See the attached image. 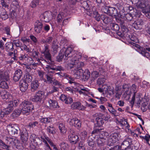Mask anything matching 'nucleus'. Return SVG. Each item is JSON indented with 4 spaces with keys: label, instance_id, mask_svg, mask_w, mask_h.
<instances>
[{
    "label": "nucleus",
    "instance_id": "52",
    "mask_svg": "<svg viewBox=\"0 0 150 150\" xmlns=\"http://www.w3.org/2000/svg\"><path fill=\"white\" fill-rule=\"evenodd\" d=\"M55 74H57L58 76H59V77L61 78L62 77H68L69 76V75L66 73L62 72L57 73H55Z\"/></svg>",
    "mask_w": 150,
    "mask_h": 150
},
{
    "label": "nucleus",
    "instance_id": "40",
    "mask_svg": "<svg viewBox=\"0 0 150 150\" xmlns=\"http://www.w3.org/2000/svg\"><path fill=\"white\" fill-rule=\"evenodd\" d=\"M124 17L125 18H124L125 20L127 21V22L131 21L133 18L132 14L130 13H128L125 14Z\"/></svg>",
    "mask_w": 150,
    "mask_h": 150
},
{
    "label": "nucleus",
    "instance_id": "21",
    "mask_svg": "<svg viewBox=\"0 0 150 150\" xmlns=\"http://www.w3.org/2000/svg\"><path fill=\"white\" fill-rule=\"evenodd\" d=\"M69 142L72 144H75L79 140V138L77 135L71 134L68 136Z\"/></svg>",
    "mask_w": 150,
    "mask_h": 150
},
{
    "label": "nucleus",
    "instance_id": "26",
    "mask_svg": "<svg viewBox=\"0 0 150 150\" xmlns=\"http://www.w3.org/2000/svg\"><path fill=\"white\" fill-rule=\"evenodd\" d=\"M22 106V112L23 113H26L28 112V101L25 100L21 104Z\"/></svg>",
    "mask_w": 150,
    "mask_h": 150
},
{
    "label": "nucleus",
    "instance_id": "59",
    "mask_svg": "<svg viewBox=\"0 0 150 150\" xmlns=\"http://www.w3.org/2000/svg\"><path fill=\"white\" fill-rule=\"evenodd\" d=\"M20 60H23V61H27L28 59V54H25L24 55H22L19 57Z\"/></svg>",
    "mask_w": 150,
    "mask_h": 150
},
{
    "label": "nucleus",
    "instance_id": "2",
    "mask_svg": "<svg viewBox=\"0 0 150 150\" xmlns=\"http://www.w3.org/2000/svg\"><path fill=\"white\" fill-rule=\"evenodd\" d=\"M81 56L78 53L74 51L73 52L72 55H71L70 57L68 59L69 61L67 64L68 68L71 69L76 66V64L78 63L79 60L81 59Z\"/></svg>",
    "mask_w": 150,
    "mask_h": 150
},
{
    "label": "nucleus",
    "instance_id": "56",
    "mask_svg": "<svg viewBox=\"0 0 150 150\" xmlns=\"http://www.w3.org/2000/svg\"><path fill=\"white\" fill-rule=\"evenodd\" d=\"M105 79L104 77L99 78L97 81V83L99 85L103 84L105 82Z\"/></svg>",
    "mask_w": 150,
    "mask_h": 150
},
{
    "label": "nucleus",
    "instance_id": "27",
    "mask_svg": "<svg viewBox=\"0 0 150 150\" xmlns=\"http://www.w3.org/2000/svg\"><path fill=\"white\" fill-rule=\"evenodd\" d=\"M104 91L106 94L111 96L114 93V88L110 86H105L104 88Z\"/></svg>",
    "mask_w": 150,
    "mask_h": 150
},
{
    "label": "nucleus",
    "instance_id": "45",
    "mask_svg": "<svg viewBox=\"0 0 150 150\" xmlns=\"http://www.w3.org/2000/svg\"><path fill=\"white\" fill-rule=\"evenodd\" d=\"M69 79L68 80L69 83L71 84H72V83L74 84V87H77L79 86V83L75 82L74 79L73 78H72L71 77H69Z\"/></svg>",
    "mask_w": 150,
    "mask_h": 150
},
{
    "label": "nucleus",
    "instance_id": "55",
    "mask_svg": "<svg viewBox=\"0 0 150 150\" xmlns=\"http://www.w3.org/2000/svg\"><path fill=\"white\" fill-rule=\"evenodd\" d=\"M39 1L36 0H33L30 4V6L32 8H34L36 7L39 4Z\"/></svg>",
    "mask_w": 150,
    "mask_h": 150
},
{
    "label": "nucleus",
    "instance_id": "23",
    "mask_svg": "<svg viewBox=\"0 0 150 150\" xmlns=\"http://www.w3.org/2000/svg\"><path fill=\"white\" fill-rule=\"evenodd\" d=\"M91 2L88 0H82L81 1V6L86 10L90 9Z\"/></svg>",
    "mask_w": 150,
    "mask_h": 150
},
{
    "label": "nucleus",
    "instance_id": "11",
    "mask_svg": "<svg viewBox=\"0 0 150 150\" xmlns=\"http://www.w3.org/2000/svg\"><path fill=\"white\" fill-rule=\"evenodd\" d=\"M131 142V139L129 138H127L124 140L120 146L121 150H132L130 145Z\"/></svg>",
    "mask_w": 150,
    "mask_h": 150
},
{
    "label": "nucleus",
    "instance_id": "8",
    "mask_svg": "<svg viewBox=\"0 0 150 150\" xmlns=\"http://www.w3.org/2000/svg\"><path fill=\"white\" fill-rule=\"evenodd\" d=\"M28 74L26 73L22 80H21L19 83L20 86V90L24 92L28 88Z\"/></svg>",
    "mask_w": 150,
    "mask_h": 150
},
{
    "label": "nucleus",
    "instance_id": "30",
    "mask_svg": "<svg viewBox=\"0 0 150 150\" xmlns=\"http://www.w3.org/2000/svg\"><path fill=\"white\" fill-rule=\"evenodd\" d=\"M31 90L32 92H35L38 89L39 86V83L38 80H35L32 82L31 85Z\"/></svg>",
    "mask_w": 150,
    "mask_h": 150
},
{
    "label": "nucleus",
    "instance_id": "58",
    "mask_svg": "<svg viewBox=\"0 0 150 150\" xmlns=\"http://www.w3.org/2000/svg\"><path fill=\"white\" fill-rule=\"evenodd\" d=\"M30 39L33 42V44L36 45L38 43V40L33 35H30Z\"/></svg>",
    "mask_w": 150,
    "mask_h": 150
},
{
    "label": "nucleus",
    "instance_id": "15",
    "mask_svg": "<svg viewBox=\"0 0 150 150\" xmlns=\"http://www.w3.org/2000/svg\"><path fill=\"white\" fill-rule=\"evenodd\" d=\"M70 125L74 126L78 129H79L81 127V121L77 118H73L70 120L69 121Z\"/></svg>",
    "mask_w": 150,
    "mask_h": 150
},
{
    "label": "nucleus",
    "instance_id": "54",
    "mask_svg": "<svg viewBox=\"0 0 150 150\" xmlns=\"http://www.w3.org/2000/svg\"><path fill=\"white\" fill-rule=\"evenodd\" d=\"M47 79L48 82L49 83H52L53 82V77L52 75L51 74H47Z\"/></svg>",
    "mask_w": 150,
    "mask_h": 150
},
{
    "label": "nucleus",
    "instance_id": "37",
    "mask_svg": "<svg viewBox=\"0 0 150 150\" xmlns=\"http://www.w3.org/2000/svg\"><path fill=\"white\" fill-rule=\"evenodd\" d=\"M8 55L9 56H11V59H13V60H10L8 61V63H12L14 61L17 60V59L16 58V56H15V53H13V52H9L8 53Z\"/></svg>",
    "mask_w": 150,
    "mask_h": 150
},
{
    "label": "nucleus",
    "instance_id": "31",
    "mask_svg": "<svg viewBox=\"0 0 150 150\" xmlns=\"http://www.w3.org/2000/svg\"><path fill=\"white\" fill-rule=\"evenodd\" d=\"M118 14L117 10L114 7H109L108 14L110 16H115Z\"/></svg>",
    "mask_w": 150,
    "mask_h": 150
},
{
    "label": "nucleus",
    "instance_id": "53",
    "mask_svg": "<svg viewBox=\"0 0 150 150\" xmlns=\"http://www.w3.org/2000/svg\"><path fill=\"white\" fill-rule=\"evenodd\" d=\"M60 147L62 150H67L68 148V145L67 143L63 142L61 144Z\"/></svg>",
    "mask_w": 150,
    "mask_h": 150
},
{
    "label": "nucleus",
    "instance_id": "12",
    "mask_svg": "<svg viewBox=\"0 0 150 150\" xmlns=\"http://www.w3.org/2000/svg\"><path fill=\"white\" fill-rule=\"evenodd\" d=\"M21 138L23 143V148H25L26 146L28 145V132L27 129H25L21 134Z\"/></svg>",
    "mask_w": 150,
    "mask_h": 150
},
{
    "label": "nucleus",
    "instance_id": "9",
    "mask_svg": "<svg viewBox=\"0 0 150 150\" xmlns=\"http://www.w3.org/2000/svg\"><path fill=\"white\" fill-rule=\"evenodd\" d=\"M102 129H95L92 132V134L93 136L106 139V137L109 135V133L104 131H101Z\"/></svg>",
    "mask_w": 150,
    "mask_h": 150
},
{
    "label": "nucleus",
    "instance_id": "32",
    "mask_svg": "<svg viewBox=\"0 0 150 150\" xmlns=\"http://www.w3.org/2000/svg\"><path fill=\"white\" fill-rule=\"evenodd\" d=\"M83 70L81 68H79L75 72L74 76L77 79H81L82 73Z\"/></svg>",
    "mask_w": 150,
    "mask_h": 150
},
{
    "label": "nucleus",
    "instance_id": "39",
    "mask_svg": "<svg viewBox=\"0 0 150 150\" xmlns=\"http://www.w3.org/2000/svg\"><path fill=\"white\" fill-rule=\"evenodd\" d=\"M80 135L82 140H85L88 137V132L85 131H83L80 133Z\"/></svg>",
    "mask_w": 150,
    "mask_h": 150
},
{
    "label": "nucleus",
    "instance_id": "50",
    "mask_svg": "<svg viewBox=\"0 0 150 150\" xmlns=\"http://www.w3.org/2000/svg\"><path fill=\"white\" fill-rule=\"evenodd\" d=\"M129 37L130 40L135 43H137L139 42V40L134 35H129Z\"/></svg>",
    "mask_w": 150,
    "mask_h": 150
},
{
    "label": "nucleus",
    "instance_id": "3",
    "mask_svg": "<svg viewBox=\"0 0 150 150\" xmlns=\"http://www.w3.org/2000/svg\"><path fill=\"white\" fill-rule=\"evenodd\" d=\"M137 2L135 1H132V3L136 4V6L143 10L145 12H148L149 10H150V0H137Z\"/></svg>",
    "mask_w": 150,
    "mask_h": 150
},
{
    "label": "nucleus",
    "instance_id": "43",
    "mask_svg": "<svg viewBox=\"0 0 150 150\" xmlns=\"http://www.w3.org/2000/svg\"><path fill=\"white\" fill-rule=\"evenodd\" d=\"M110 26L111 29L115 32L118 31L119 29L120 28L119 25L117 24L112 23L111 24Z\"/></svg>",
    "mask_w": 150,
    "mask_h": 150
},
{
    "label": "nucleus",
    "instance_id": "29",
    "mask_svg": "<svg viewBox=\"0 0 150 150\" xmlns=\"http://www.w3.org/2000/svg\"><path fill=\"white\" fill-rule=\"evenodd\" d=\"M131 88L133 89V90L134 91V95L132 97L131 100L130 101V103L132 105V107H133L134 104V101L135 99V94L137 93L136 89L137 86L135 84H133L131 86Z\"/></svg>",
    "mask_w": 150,
    "mask_h": 150
},
{
    "label": "nucleus",
    "instance_id": "41",
    "mask_svg": "<svg viewBox=\"0 0 150 150\" xmlns=\"http://www.w3.org/2000/svg\"><path fill=\"white\" fill-rule=\"evenodd\" d=\"M2 98L3 99L8 100L11 99L12 98V96L11 94H10L9 93L6 92L4 94L1 96Z\"/></svg>",
    "mask_w": 150,
    "mask_h": 150
},
{
    "label": "nucleus",
    "instance_id": "48",
    "mask_svg": "<svg viewBox=\"0 0 150 150\" xmlns=\"http://www.w3.org/2000/svg\"><path fill=\"white\" fill-rule=\"evenodd\" d=\"M0 87L7 89L8 88V86L7 82L4 81H2L0 83Z\"/></svg>",
    "mask_w": 150,
    "mask_h": 150
},
{
    "label": "nucleus",
    "instance_id": "17",
    "mask_svg": "<svg viewBox=\"0 0 150 150\" xmlns=\"http://www.w3.org/2000/svg\"><path fill=\"white\" fill-rule=\"evenodd\" d=\"M34 26L35 32L38 34L42 31L43 26V24L42 22L39 20H37L35 22Z\"/></svg>",
    "mask_w": 150,
    "mask_h": 150
},
{
    "label": "nucleus",
    "instance_id": "35",
    "mask_svg": "<svg viewBox=\"0 0 150 150\" xmlns=\"http://www.w3.org/2000/svg\"><path fill=\"white\" fill-rule=\"evenodd\" d=\"M48 103L50 107L56 108L58 105L57 101L54 100L50 99L48 101Z\"/></svg>",
    "mask_w": 150,
    "mask_h": 150
},
{
    "label": "nucleus",
    "instance_id": "10",
    "mask_svg": "<svg viewBox=\"0 0 150 150\" xmlns=\"http://www.w3.org/2000/svg\"><path fill=\"white\" fill-rule=\"evenodd\" d=\"M45 92L43 91H38L36 92L35 96L30 98V100L36 102H40L45 96Z\"/></svg>",
    "mask_w": 150,
    "mask_h": 150
},
{
    "label": "nucleus",
    "instance_id": "6",
    "mask_svg": "<svg viewBox=\"0 0 150 150\" xmlns=\"http://www.w3.org/2000/svg\"><path fill=\"white\" fill-rule=\"evenodd\" d=\"M19 101L18 99L13 100L8 102V105L7 108L3 110L5 113V115L9 114L14 109V107L17 106L19 104Z\"/></svg>",
    "mask_w": 150,
    "mask_h": 150
},
{
    "label": "nucleus",
    "instance_id": "28",
    "mask_svg": "<svg viewBox=\"0 0 150 150\" xmlns=\"http://www.w3.org/2000/svg\"><path fill=\"white\" fill-rule=\"evenodd\" d=\"M90 73L88 69H86L82 73L81 79L84 81H86L88 80L90 76Z\"/></svg>",
    "mask_w": 150,
    "mask_h": 150
},
{
    "label": "nucleus",
    "instance_id": "18",
    "mask_svg": "<svg viewBox=\"0 0 150 150\" xmlns=\"http://www.w3.org/2000/svg\"><path fill=\"white\" fill-rule=\"evenodd\" d=\"M39 53L38 51L37 50H33L32 51H30L29 50V55L30 56V57H29V60H32L37 59V61H38L39 60L38 58Z\"/></svg>",
    "mask_w": 150,
    "mask_h": 150
},
{
    "label": "nucleus",
    "instance_id": "22",
    "mask_svg": "<svg viewBox=\"0 0 150 150\" xmlns=\"http://www.w3.org/2000/svg\"><path fill=\"white\" fill-rule=\"evenodd\" d=\"M95 122L94 125L95 129H96V128L97 127H100L104 123L103 118L99 117L96 118Z\"/></svg>",
    "mask_w": 150,
    "mask_h": 150
},
{
    "label": "nucleus",
    "instance_id": "1",
    "mask_svg": "<svg viewBox=\"0 0 150 150\" xmlns=\"http://www.w3.org/2000/svg\"><path fill=\"white\" fill-rule=\"evenodd\" d=\"M29 147L30 150H35L37 146L40 145L42 142L44 144L47 150H52L47 142L50 145H52L53 142L51 139L45 135H43L40 137H38L34 134H32L30 137Z\"/></svg>",
    "mask_w": 150,
    "mask_h": 150
},
{
    "label": "nucleus",
    "instance_id": "24",
    "mask_svg": "<svg viewBox=\"0 0 150 150\" xmlns=\"http://www.w3.org/2000/svg\"><path fill=\"white\" fill-rule=\"evenodd\" d=\"M23 72L20 69L16 70L15 72L13 77V80L15 81H18L21 77Z\"/></svg>",
    "mask_w": 150,
    "mask_h": 150
},
{
    "label": "nucleus",
    "instance_id": "57",
    "mask_svg": "<svg viewBox=\"0 0 150 150\" xmlns=\"http://www.w3.org/2000/svg\"><path fill=\"white\" fill-rule=\"evenodd\" d=\"M73 102L72 98L68 96L64 101L66 104H70Z\"/></svg>",
    "mask_w": 150,
    "mask_h": 150
},
{
    "label": "nucleus",
    "instance_id": "38",
    "mask_svg": "<svg viewBox=\"0 0 150 150\" xmlns=\"http://www.w3.org/2000/svg\"><path fill=\"white\" fill-rule=\"evenodd\" d=\"M59 128L61 133L64 134L67 131L63 123H60L58 126Z\"/></svg>",
    "mask_w": 150,
    "mask_h": 150
},
{
    "label": "nucleus",
    "instance_id": "5",
    "mask_svg": "<svg viewBox=\"0 0 150 150\" xmlns=\"http://www.w3.org/2000/svg\"><path fill=\"white\" fill-rule=\"evenodd\" d=\"M73 49L71 47H68L63 53H59L57 57V59L60 61L62 59L68 60L70 57L73 53Z\"/></svg>",
    "mask_w": 150,
    "mask_h": 150
},
{
    "label": "nucleus",
    "instance_id": "47",
    "mask_svg": "<svg viewBox=\"0 0 150 150\" xmlns=\"http://www.w3.org/2000/svg\"><path fill=\"white\" fill-rule=\"evenodd\" d=\"M93 13L94 14L93 17L95 18L96 20L98 21H100L101 19V15L100 16V15L98 13L97 11H95L94 12H93Z\"/></svg>",
    "mask_w": 150,
    "mask_h": 150
},
{
    "label": "nucleus",
    "instance_id": "42",
    "mask_svg": "<svg viewBox=\"0 0 150 150\" xmlns=\"http://www.w3.org/2000/svg\"><path fill=\"white\" fill-rule=\"evenodd\" d=\"M47 131L49 134H52L53 135L55 133V128L52 125L47 127Z\"/></svg>",
    "mask_w": 150,
    "mask_h": 150
},
{
    "label": "nucleus",
    "instance_id": "61",
    "mask_svg": "<svg viewBox=\"0 0 150 150\" xmlns=\"http://www.w3.org/2000/svg\"><path fill=\"white\" fill-rule=\"evenodd\" d=\"M126 10L128 11V12H129L130 13H132L134 11H135L134 9H135L132 6H129L126 7Z\"/></svg>",
    "mask_w": 150,
    "mask_h": 150
},
{
    "label": "nucleus",
    "instance_id": "34",
    "mask_svg": "<svg viewBox=\"0 0 150 150\" xmlns=\"http://www.w3.org/2000/svg\"><path fill=\"white\" fill-rule=\"evenodd\" d=\"M41 19L42 21L45 22H49L50 19L48 15V13L47 12H45L41 16Z\"/></svg>",
    "mask_w": 150,
    "mask_h": 150
},
{
    "label": "nucleus",
    "instance_id": "46",
    "mask_svg": "<svg viewBox=\"0 0 150 150\" xmlns=\"http://www.w3.org/2000/svg\"><path fill=\"white\" fill-rule=\"evenodd\" d=\"M108 110L110 113L115 117L119 115V114L117 112V110L114 109L113 108H108Z\"/></svg>",
    "mask_w": 150,
    "mask_h": 150
},
{
    "label": "nucleus",
    "instance_id": "49",
    "mask_svg": "<svg viewBox=\"0 0 150 150\" xmlns=\"http://www.w3.org/2000/svg\"><path fill=\"white\" fill-rule=\"evenodd\" d=\"M99 76V72L96 71H94L91 74V76L93 79L94 80L97 78Z\"/></svg>",
    "mask_w": 150,
    "mask_h": 150
},
{
    "label": "nucleus",
    "instance_id": "20",
    "mask_svg": "<svg viewBox=\"0 0 150 150\" xmlns=\"http://www.w3.org/2000/svg\"><path fill=\"white\" fill-rule=\"evenodd\" d=\"M43 54L45 58L46 59L44 61L47 64H48V65H50L52 62H54L51 59V55L50 52H43Z\"/></svg>",
    "mask_w": 150,
    "mask_h": 150
},
{
    "label": "nucleus",
    "instance_id": "25",
    "mask_svg": "<svg viewBox=\"0 0 150 150\" xmlns=\"http://www.w3.org/2000/svg\"><path fill=\"white\" fill-rule=\"evenodd\" d=\"M96 142L98 146H101L105 144L106 142V139L102 138L98 136H96Z\"/></svg>",
    "mask_w": 150,
    "mask_h": 150
},
{
    "label": "nucleus",
    "instance_id": "64",
    "mask_svg": "<svg viewBox=\"0 0 150 150\" xmlns=\"http://www.w3.org/2000/svg\"><path fill=\"white\" fill-rule=\"evenodd\" d=\"M131 93V91H126L123 94V96L125 98H127V97L128 98H129Z\"/></svg>",
    "mask_w": 150,
    "mask_h": 150
},
{
    "label": "nucleus",
    "instance_id": "62",
    "mask_svg": "<svg viewBox=\"0 0 150 150\" xmlns=\"http://www.w3.org/2000/svg\"><path fill=\"white\" fill-rule=\"evenodd\" d=\"M104 20V23H105L107 24H109L110 23L111 24L112 23L111 22L112 21V19L107 16Z\"/></svg>",
    "mask_w": 150,
    "mask_h": 150
},
{
    "label": "nucleus",
    "instance_id": "51",
    "mask_svg": "<svg viewBox=\"0 0 150 150\" xmlns=\"http://www.w3.org/2000/svg\"><path fill=\"white\" fill-rule=\"evenodd\" d=\"M0 79L8 81L9 77L5 76L4 72L0 71Z\"/></svg>",
    "mask_w": 150,
    "mask_h": 150
},
{
    "label": "nucleus",
    "instance_id": "63",
    "mask_svg": "<svg viewBox=\"0 0 150 150\" xmlns=\"http://www.w3.org/2000/svg\"><path fill=\"white\" fill-rule=\"evenodd\" d=\"M12 43V44H13V45L14 44L17 47L20 46L21 45V42L19 40H14Z\"/></svg>",
    "mask_w": 150,
    "mask_h": 150
},
{
    "label": "nucleus",
    "instance_id": "13",
    "mask_svg": "<svg viewBox=\"0 0 150 150\" xmlns=\"http://www.w3.org/2000/svg\"><path fill=\"white\" fill-rule=\"evenodd\" d=\"M46 70L49 71L51 69L56 71H64V68L61 66H56L55 65L54 62H52L50 65H47L45 67Z\"/></svg>",
    "mask_w": 150,
    "mask_h": 150
},
{
    "label": "nucleus",
    "instance_id": "36",
    "mask_svg": "<svg viewBox=\"0 0 150 150\" xmlns=\"http://www.w3.org/2000/svg\"><path fill=\"white\" fill-rule=\"evenodd\" d=\"M52 117H42L40 118V122L43 123H48L52 121Z\"/></svg>",
    "mask_w": 150,
    "mask_h": 150
},
{
    "label": "nucleus",
    "instance_id": "44",
    "mask_svg": "<svg viewBox=\"0 0 150 150\" xmlns=\"http://www.w3.org/2000/svg\"><path fill=\"white\" fill-rule=\"evenodd\" d=\"M13 44L12 43L9 42L6 44V50L7 51H13Z\"/></svg>",
    "mask_w": 150,
    "mask_h": 150
},
{
    "label": "nucleus",
    "instance_id": "7",
    "mask_svg": "<svg viewBox=\"0 0 150 150\" xmlns=\"http://www.w3.org/2000/svg\"><path fill=\"white\" fill-rule=\"evenodd\" d=\"M133 43L132 44L133 46H135L139 50L138 52L139 53L142 54L143 56L148 58L150 56V54L147 51L150 52V47H140V45L134 42H131Z\"/></svg>",
    "mask_w": 150,
    "mask_h": 150
},
{
    "label": "nucleus",
    "instance_id": "60",
    "mask_svg": "<svg viewBox=\"0 0 150 150\" xmlns=\"http://www.w3.org/2000/svg\"><path fill=\"white\" fill-rule=\"evenodd\" d=\"M53 38L52 37H49L46 39L44 40L43 42L44 43H46L48 44L52 42Z\"/></svg>",
    "mask_w": 150,
    "mask_h": 150
},
{
    "label": "nucleus",
    "instance_id": "33",
    "mask_svg": "<svg viewBox=\"0 0 150 150\" xmlns=\"http://www.w3.org/2000/svg\"><path fill=\"white\" fill-rule=\"evenodd\" d=\"M64 18V13L63 12H60L58 14L56 18L57 22L58 24L61 23Z\"/></svg>",
    "mask_w": 150,
    "mask_h": 150
},
{
    "label": "nucleus",
    "instance_id": "19",
    "mask_svg": "<svg viewBox=\"0 0 150 150\" xmlns=\"http://www.w3.org/2000/svg\"><path fill=\"white\" fill-rule=\"evenodd\" d=\"M144 25V21L140 20L135 21L132 24V26L136 30L141 29Z\"/></svg>",
    "mask_w": 150,
    "mask_h": 150
},
{
    "label": "nucleus",
    "instance_id": "4",
    "mask_svg": "<svg viewBox=\"0 0 150 150\" xmlns=\"http://www.w3.org/2000/svg\"><path fill=\"white\" fill-rule=\"evenodd\" d=\"M120 137V135L119 132L112 133L108 140L107 145L110 146L114 145L118 142Z\"/></svg>",
    "mask_w": 150,
    "mask_h": 150
},
{
    "label": "nucleus",
    "instance_id": "14",
    "mask_svg": "<svg viewBox=\"0 0 150 150\" xmlns=\"http://www.w3.org/2000/svg\"><path fill=\"white\" fill-rule=\"evenodd\" d=\"M71 108L73 110H83L86 107L82 105L79 101L73 102L71 106Z\"/></svg>",
    "mask_w": 150,
    "mask_h": 150
},
{
    "label": "nucleus",
    "instance_id": "16",
    "mask_svg": "<svg viewBox=\"0 0 150 150\" xmlns=\"http://www.w3.org/2000/svg\"><path fill=\"white\" fill-rule=\"evenodd\" d=\"M7 129L9 134L15 136L18 134L20 130L19 127L16 126H12V125H9L7 127Z\"/></svg>",
    "mask_w": 150,
    "mask_h": 150
}]
</instances>
